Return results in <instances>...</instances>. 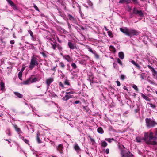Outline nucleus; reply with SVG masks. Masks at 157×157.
Wrapping results in <instances>:
<instances>
[{"mask_svg":"<svg viewBox=\"0 0 157 157\" xmlns=\"http://www.w3.org/2000/svg\"><path fill=\"white\" fill-rule=\"evenodd\" d=\"M12 7L14 10H17V8L16 5L11 0H9L7 2Z\"/></svg>","mask_w":157,"mask_h":157,"instance_id":"nucleus-11","label":"nucleus"},{"mask_svg":"<svg viewBox=\"0 0 157 157\" xmlns=\"http://www.w3.org/2000/svg\"><path fill=\"white\" fill-rule=\"evenodd\" d=\"M149 104L150 105L151 107L153 108H155V106L154 105H153L152 103H149Z\"/></svg>","mask_w":157,"mask_h":157,"instance_id":"nucleus-50","label":"nucleus"},{"mask_svg":"<svg viewBox=\"0 0 157 157\" xmlns=\"http://www.w3.org/2000/svg\"><path fill=\"white\" fill-rule=\"evenodd\" d=\"M105 140L108 141L109 143H111L112 140H114V139L112 138H106L105 139Z\"/></svg>","mask_w":157,"mask_h":157,"instance_id":"nucleus-32","label":"nucleus"},{"mask_svg":"<svg viewBox=\"0 0 157 157\" xmlns=\"http://www.w3.org/2000/svg\"><path fill=\"white\" fill-rule=\"evenodd\" d=\"M83 110L85 112H88L89 110V109L87 106H83Z\"/></svg>","mask_w":157,"mask_h":157,"instance_id":"nucleus-31","label":"nucleus"},{"mask_svg":"<svg viewBox=\"0 0 157 157\" xmlns=\"http://www.w3.org/2000/svg\"><path fill=\"white\" fill-rule=\"evenodd\" d=\"M155 134L156 135H157V128L155 130Z\"/></svg>","mask_w":157,"mask_h":157,"instance_id":"nucleus-64","label":"nucleus"},{"mask_svg":"<svg viewBox=\"0 0 157 157\" xmlns=\"http://www.w3.org/2000/svg\"><path fill=\"white\" fill-rule=\"evenodd\" d=\"M86 49L88 50V51L90 52H91L92 54H94L95 53V52L96 51L94 50H93L92 48L90 47L87 46L86 47Z\"/></svg>","mask_w":157,"mask_h":157,"instance_id":"nucleus-23","label":"nucleus"},{"mask_svg":"<svg viewBox=\"0 0 157 157\" xmlns=\"http://www.w3.org/2000/svg\"><path fill=\"white\" fill-rule=\"evenodd\" d=\"M123 89L126 90H128V88L125 86H124Z\"/></svg>","mask_w":157,"mask_h":157,"instance_id":"nucleus-62","label":"nucleus"},{"mask_svg":"<svg viewBox=\"0 0 157 157\" xmlns=\"http://www.w3.org/2000/svg\"><path fill=\"white\" fill-rule=\"evenodd\" d=\"M109 148H107L106 149L105 151V152L107 154H108L109 153Z\"/></svg>","mask_w":157,"mask_h":157,"instance_id":"nucleus-52","label":"nucleus"},{"mask_svg":"<svg viewBox=\"0 0 157 157\" xmlns=\"http://www.w3.org/2000/svg\"><path fill=\"white\" fill-rule=\"evenodd\" d=\"M38 58V56L35 55H33L31 57L29 67L30 70H32L35 66L38 65L39 63Z\"/></svg>","mask_w":157,"mask_h":157,"instance_id":"nucleus-4","label":"nucleus"},{"mask_svg":"<svg viewBox=\"0 0 157 157\" xmlns=\"http://www.w3.org/2000/svg\"><path fill=\"white\" fill-rule=\"evenodd\" d=\"M17 150H19L20 151H21V147H20L18 144H17Z\"/></svg>","mask_w":157,"mask_h":157,"instance_id":"nucleus-56","label":"nucleus"},{"mask_svg":"<svg viewBox=\"0 0 157 157\" xmlns=\"http://www.w3.org/2000/svg\"><path fill=\"white\" fill-rule=\"evenodd\" d=\"M146 125L147 128H150L154 127L156 123L152 120L147 118L145 119Z\"/></svg>","mask_w":157,"mask_h":157,"instance_id":"nucleus-6","label":"nucleus"},{"mask_svg":"<svg viewBox=\"0 0 157 157\" xmlns=\"http://www.w3.org/2000/svg\"><path fill=\"white\" fill-rule=\"evenodd\" d=\"M42 55H43V56L44 57H47V55H46V54L44 52H42Z\"/></svg>","mask_w":157,"mask_h":157,"instance_id":"nucleus-58","label":"nucleus"},{"mask_svg":"<svg viewBox=\"0 0 157 157\" xmlns=\"http://www.w3.org/2000/svg\"><path fill=\"white\" fill-rule=\"evenodd\" d=\"M34 76V75H32L31 77H30L31 78V82L32 83L35 82L36 81H38V79L36 77L33 78V77Z\"/></svg>","mask_w":157,"mask_h":157,"instance_id":"nucleus-16","label":"nucleus"},{"mask_svg":"<svg viewBox=\"0 0 157 157\" xmlns=\"http://www.w3.org/2000/svg\"><path fill=\"white\" fill-rule=\"evenodd\" d=\"M93 79H94V78H93V77H92V78L90 79V81L91 85V84L92 83L96 82L93 80Z\"/></svg>","mask_w":157,"mask_h":157,"instance_id":"nucleus-44","label":"nucleus"},{"mask_svg":"<svg viewBox=\"0 0 157 157\" xmlns=\"http://www.w3.org/2000/svg\"><path fill=\"white\" fill-rule=\"evenodd\" d=\"M71 66L74 69H75L77 67V66H76V64L74 63H72L71 64Z\"/></svg>","mask_w":157,"mask_h":157,"instance_id":"nucleus-39","label":"nucleus"},{"mask_svg":"<svg viewBox=\"0 0 157 157\" xmlns=\"http://www.w3.org/2000/svg\"><path fill=\"white\" fill-rule=\"evenodd\" d=\"M36 140H37V142L38 143H41V140H40V139L39 136L38 134H37V137Z\"/></svg>","mask_w":157,"mask_h":157,"instance_id":"nucleus-38","label":"nucleus"},{"mask_svg":"<svg viewBox=\"0 0 157 157\" xmlns=\"http://www.w3.org/2000/svg\"><path fill=\"white\" fill-rule=\"evenodd\" d=\"M110 50L113 52H115L116 50L114 47L113 46H110L109 47Z\"/></svg>","mask_w":157,"mask_h":157,"instance_id":"nucleus-33","label":"nucleus"},{"mask_svg":"<svg viewBox=\"0 0 157 157\" xmlns=\"http://www.w3.org/2000/svg\"><path fill=\"white\" fill-rule=\"evenodd\" d=\"M22 73L21 71H20L18 73V77L19 79L21 80H22Z\"/></svg>","mask_w":157,"mask_h":157,"instance_id":"nucleus-36","label":"nucleus"},{"mask_svg":"<svg viewBox=\"0 0 157 157\" xmlns=\"http://www.w3.org/2000/svg\"><path fill=\"white\" fill-rule=\"evenodd\" d=\"M129 2V0H120L119 1V3H128Z\"/></svg>","mask_w":157,"mask_h":157,"instance_id":"nucleus-27","label":"nucleus"},{"mask_svg":"<svg viewBox=\"0 0 157 157\" xmlns=\"http://www.w3.org/2000/svg\"><path fill=\"white\" fill-rule=\"evenodd\" d=\"M131 62L136 67H138V68H140V67L139 65V64L137 63H136L133 60H132L131 61Z\"/></svg>","mask_w":157,"mask_h":157,"instance_id":"nucleus-28","label":"nucleus"},{"mask_svg":"<svg viewBox=\"0 0 157 157\" xmlns=\"http://www.w3.org/2000/svg\"><path fill=\"white\" fill-rule=\"evenodd\" d=\"M154 78L157 79V71L155 70L152 71Z\"/></svg>","mask_w":157,"mask_h":157,"instance_id":"nucleus-26","label":"nucleus"},{"mask_svg":"<svg viewBox=\"0 0 157 157\" xmlns=\"http://www.w3.org/2000/svg\"><path fill=\"white\" fill-rule=\"evenodd\" d=\"M147 67L149 68V69H150L152 71H153L154 70H155L154 68L152 67L151 66H150L149 65H148Z\"/></svg>","mask_w":157,"mask_h":157,"instance_id":"nucleus-51","label":"nucleus"},{"mask_svg":"<svg viewBox=\"0 0 157 157\" xmlns=\"http://www.w3.org/2000/svg\"><path fill=\"white\" fill-rule=\"evenodd\" d=\"M14 94L18 98H22L23 97V96L22 94L18 92H14Z\"/></svg>","mask_w":157,"mask_h":157,"instance_id":"nucleus-22","label":"nucleus"},{"mask_svg":"<svg viewBox=\"0 0 157 157\" xmlns=\"http://www.w3.org/2000/svg\"><path fill=\"white\" fill-rule=\"evenodd\" d=\"M121 79L122 80H124L125 78V76L123 75H121L120 76Z\"/></svg>","mask_w":157,"mask_h":157,"instance_id":"nucleus-46","label":"nucleus"},{"mask_svg":"<svg viewBox=\"0 0 157 157\" xmlns=\"http://www.w3.org/2000/svg\"><path fill=\"white\" fill-rule=\"evenodd\" d=\"M93 54L94 55L95 57L97 59H98L99 58V55L97 53L96 51H95V53H94Z\"/></svg>","mask_w":157,"mask_h":157,"instance_id":"nucleus-37","label":"nucleus"},{"mask_svg":"<svg viewBox=\"0 0 157 157\" xmlns=\"http://www.w3.org/2000/svg\"><path fill=\"white\" fill-rule=\"evenodd\" d=\"M59 66L60 67L62 68L63 69L65 67V65L63 63V62H61L59 63Z\"/></svg>","mask_w":157,"mask_h":157,"instance_id":"nucleus-30","label":"nucleus"},{"mask_svg":"<svg viewBox=\"0 0 157 157\" xmlns=\"http://www.w3.org/2000/svg\"><path fill=\"white\" fill-rule=\"evenodd\" d=\"M140 78L142 79H144V76L143 75L141 74L140 75Z\"/></svg>","mask_w":157,"mask_h":157,"instance_id":"nucleus-61","label":"nucleus"},{"mask_svg":"<svg viewBox=\"0 0 157 157\" xmlns=\"http://www.w3.org/2000/svg\"><path fill=\"white\" fill-rule=\"evenodd\" d=\"M56 48H57L58 49L60 52L61 51H62L63 49V48L59 44H57L56 45Z\"/></svg>","mask_w":157,"mask_h":157,"instance_id":"nucleus-29","label":"nucleus"},{"mask_svg":"<svg viewBox=\"0 0 157 157\" xmlns=\"http://www.w3.org/2000/svg\"><path fill=\"white\" fill-rule=\"evenodd\" d=\"M118 56L121 59H123L124 58V55L122 52H120L119 53Z\"/></svg>","mask_w":157,"mask_h":157,"instance_id":"nucleus-24","label":"nucleus"},{"mask_svg":"<svg viewBox=\"0 0 157 157\" xmlns=\"http://www.w3.org/2000/svg\"><path fill=\"white\" fill-rule=\"evenodd\" d=\"M133 3L135 4H138V3L137 0H132Z\"/></svg>","mask_w":157,"mask_h":157,"instance_id":"nucleus-54","label":"nucleus"},{"mask_svg":"<svg viewBox=\"0 0 157 157\" xmlns=\"http://www.w3.org/2000/svg\"><path fill=\"white\" fill-rule=\"evenodd\" d=\"M107 33L108 34V36L110 37H113V35L112 34V33L110 31H108L107 32Z\"/></svg>","mask_w":157,"mask_h":157,"instance_id":"nucleus-35","label":"nucleus"},{"mask_svg":"<svg viewBox=\"0 0 157 157\" xmlns=\"http://www.w3.org/2000/svg\"><path fill=\"white\" fill-rule=\"evenodd\" d=\"M54 81L53 78H50L47 79L46 80V83L48 86L49 87L51 83Z\"/></svg>","mask_w":157,"mask_h":157,"instance_id":"nucleus-12","label":"nucleus"},{"mask_svg":"<svg viewBox=\"0 0 157 157\" xmlns=\"http://www.w3.org/2000/svg\"><path fill=\"white\" fill-rule=\"evenodd\" d=\"M120 30L126 35L130 37L132 36L137 35L138 33L137 31L132 29H129L127 27L124 28H120Z\"/></svg>","mask_w":157,"mask_h":157,"instance_id":"nucleus-2","label":"nucleus"},{"mask_svg":"<svg viewBox=\"0 0 157 157\" xmlns=\"http://www.w3.org/2000/svg\"><path fill=\"white\" fill-rule=\"evenodd\" d=\"M68 45L71 49L73 50L75 48H76V47L75 44L72 43L70 40L68 42Z\"/></svg>","mask_w":157,"mask_h":157,"instance_id":"nucleus-10","label":"nucleus"},{"mask_svg":"<svg viewBox=\"0 0 157 157\" xmlns=\"http://www.w3.org/2000/svg\"><path fill=\"white\" fill-rule=\"evenodd\" d=\"M1 90L2 92H4L5 91V84L2 82L0 83Z\"/></svg>","mask_w":157,"mask_h":157,"instance_id":"nucleus-18","label":"nucleus"},{"mask_svg":"<svg viewBox=\"0 0 157 157\" xmlns=\"http://www.w3.org/2000/svg\"><path fill=\"white\" fill-rule=\"evenodd\" d=\"M31 78H28L26 81H24L23 84H25V85H28V84H29L30 83H31L32 82H31Z\"/></svg>","mask_w":157,"mask_h":157,"instance_id":"nucleus-17","label":"nucleus"},{"mask_svg":"<svg viewBox=\"0 0 157 157\" xmlns=\"http://www.w3.org/2000/svg\"><path fill=\"white\" fill-rule=\"evenodd\" d=\"M10 44H14V40H11L10 41Z\"/></svg>","mask_w":157,"mask_h":157,"instance_id":"nucleus-59","label":"nucleus"},{"mask_svg":"<svg viewBox=\"0 0 157 157\" xmlns=\"http://www.w3.org/2000/svg\"><path fill=\"white\" fill-rule=\"evenodd\" d=\"M6 132L8 136H11V134L9 129H8L6 130Z\"/></svg>","mask_w":157,"mask_h":157,"instance_id":"nucleus-42","label":"nucleus"},{"mask_svg":"<svg viewBox=\"0 0 157 157\" xmlns=\"http://www.w3.org/2000/svg\"><path fill=\"white\" fill-rule=\"evenodd\" d=\"M136 94L135 93H133V96H134V97H135L136 96Z\"/></svg>","mask_w":157,"mask_h":157,"instance_id":"nucleus-63","label":"nucleus"},{"mask_svg":"<svg viewBox=\"0 0 157 157\" xmlns=\"http://www.w3.org/2000/svg\"><path fill=\"white\" fill-rule=\"evenodd\" d=\"M34 7L35 9V10L38 11H39V10L37 7V6L35 4H34Z\"/></svg>","mask_w":157,"mask_h":157,"instance_id":"nucleus-53","label":"nucleus"},{"mask_svg":"<svg viewBox=\"0 0 157 157\" xmlns=\"http://www.w3.org/2000/svg\"><path fill=\"white\" fill-rule=\"evenodd\" d=\"M63 57L64 59L68 62H70L72 60V58L68 55H64Z\"/></svg>","mask_w":157,"mask_h":157,"instance_id":"nucleus-14","label":"nucleus"},{"mask_svg":"<svg viewBox=\"0 0 157 157\" xmlns=\"http://www.w3.org/2000/svg\"><path fill=\"white\" fill-rule=\"evenodd\" d=\"M101 145L102 147L105 148L107 146V143L105 141H101Z\"/></svg>","mask_w":157,"mask_h":157,"instance_id":"nucleus-20","label":"nucleus"},{"mask_svg":"<svg viewBox=\"0 0 157 157\" xmlns=\"http://www.w3.org/2000/svg\"><path fill=\"white\" fill-rule=\"evenodd\" d=\"M133 13L137 15L140 17H142L143 16V14L141 10H139L136 8H134L133 10Z\"/></svg>","mask_w":157,"mask_h":157,"instance_id":"nucleus-8","label":"nucleus"},{"mask_svg":"<svg viewBox=\"0 0 157 157\" xmlns=\"http://www.w3.org/2000/svg\"><path fill=\"white\" fill-rule=\"evenodd\" d=\"M80 101H79L77 100L75 101V104H78L80 103Z\"/></svg>","mask_w":157,"mask_h":157,"instance_id":"nucleus-60","label":"nucleus"},{"mask_svg":"<svg viewBox=\"0 0 157 157\" xmlns=\"http://www.w3.org/2000/svg\"><path fill=\"white\" fill-rule=\"evenodd\" d=\"M74 148L78 154L79 152L81 151V150L77 144H75L74 145Z\"/></svg>","mask_w":157,"mask_h":157,"instance_id":"nucleus-13","label":"nucleus"},{"mask_svg":"<svg viewBox=\"0 0 157 157\" xmlns=\"http://www.w3.org/2000/svg\"><path fill=\"white\" fill-rule=\"evenodd\" d=\"M157 138L155 136H153V133L152 132L145 133L144 138L140 137H137L136 138L137 142H142L145 141L146 143L148 144L152 145H155L157 144L156 139Z\"/></svg>","mask_w":157,"mask_h":157,"instance_id":"nucleus-1","label":"nucleus"},{"mask_svg":"<svg viewBox=\"0 0 157 157\" xmlns=\"http://www.w3.org/2000/svg\"><path fill=\"white\" fill-rule=\"evenodd\" d=\"M68 17H69V19L70 20H74V18L70 14H68Z\"/></svg>","mask_w":157,"mask_h":157,"instance_id":"nucleus-43","label":"nucleus"},{"mask_svg":"<svg viewBox=\"0 0 157 157\" xmlns=\"http://www.w3.org/2000/svg\"><path fill=\"white\" fill-rule=\"evenodd\" d=\"M63 148V146L62 144H60L57 147V150L60 153H62V151Z\"/></svg>","mask_w":157,"mask_h":157,"instance_id":"nucleus-15","label":"nucleus"},{"mask_svg":"<svg viewBox=\"0 0 157 157\" xmlns=\"http://www.w3.org/2000/svg\"><path fill=\"white\" fill-rule=\"evenodd\" d=\"M64 83L65 84L67 85H70L69 82L68 80H65L64 82Z\"/></svg>","mask_w":157,"mask_h":157,"instance_id":"nucleus-48","label":"nucleus"},{"mask_svg":"<svg viewBox=\"0 0 157 157\" xmlns=\"http://www.w3.org/2000/svg\"><path fill=\"white\" fill-rule=\"evenodd\" d=\"M89 137L90 138V140L92 143V144L94 145L95 143V140L94 139L92 138L90 136H89Z\"/></svg>","mask_w":157,"mask_h":157,"instance_id":"nucleus-34","label":"nucleus"},{"mask_svg":"<svg viewBox=\"0 0 157 157\" xmlns=\"http://www.w3.org/2000/svg\"><path fill=\"white\" fill-rule=\"evenodd\" d=\"M59 86L61 87L62 88H64V86L63 84L61 82H60L59 84Z\"/></svg>","mask_w":157,"mask_h":157,"instance_id":"nucleus-49","label":"nucleus"},{"mask_svg":"<svg viewBox=\"0 0 157 157\" xmlns=\"http://www.w3.org/2000/svg\"><path fill=\"white\" fill-rule=\"evenodd\" d=\"M118 147L121 150V157H132L133 156V155L129 151L125 149V147L123 145H119Z\"/></svg>","mask_w":157,"mask_h":157,"instance_id":"nucleus-3","label":"nucleus"},{"mask_svg":"<svg viewBox=\"0 0 157 157\" xmlns=\"http://www.w3.org/2000/svg\"><path fill=\"white\" fill-rule=\"evenodd\" d=\"M75 93L74 89L70 88L66 90V95L62 98L64 101H67L69 99L72 98L71 94H73Z\"/></svg>","mask_w":157,"mask_h":157,"instance_id":"nucleus-5","label":"nucleus"},{"mask_svg":"<svg viewBox=\"0 0 157 157\" xmlns=\"http://www.w3.org/2000/svg\"><path fill=\"white\" fill-rule=\"evenodd\" d=\"M148 81L149 82H150V83H151V84H154L155 83L153 81H151L150 80H148Z\"/></svg>","mask_w":157,"mask_h":157,"instance_id":"nucleus-57","label":"nucleus"},{"mask_svg":"<svg viewBox=\"0 0 157 157\" xmlns=\"http://www.w3.org/2000/svg\"><path fill=\"white\" fill-rule=\"evenodd\" d=\"M117 62L121 65H122V61L120 59H119V58H117Z\"/></svg>","mask_w":157,"mask_h":157,"instance_id":"nucleus-45","label":"nucleus"},{"mask_svg":"<svg viewBox=\"0 0 157 157\" xmlns=\"http://www.w3.org/2000/svg\"><path fill=\"white\" fill-rule=\"evenodd\" d=\"M23 140L24 141V142H25L26 143L28 144L29 145V141L28 140H27L26 139H23Z\"/></svg>","mask_w":157,"mask_h":157,"instance_id":"nucleus-47","label":"nucleus"},{"mask_svg":"<svg viewBox=\"0 0 157 157\" xmlns=\"http://www.w3.org/2000/svg\"><path fill=\"white\" fill-rule=\"evenodd\" d=\"M87 2L89 6H92L93 5V4L89 0H87Z\"/></svg>","mask_w":157,"mask_h":157,"instance_id":"nucleus-41","label":"nucleus"},{"mask_svg":"<svg viewBox=\"0 0 157 157\" xmlns=\"http://www.w3.org/2000/svg\"><path fill=\"white\" fill-rule=\"evenodd\" d=\"M132 87L137 91H138V89L136 85L135 84L133 85L132 86Z\"/></svg>","mask_w":157,"mask_h":157,"instance_id":"nucleus-40","label":"nucleus"},{"mask_svg":"<svg viewBox=\"0 0 157 157\" xmlns=\"http://www.w3.org/2000/svg\"><path fill=\"white\" fill-rule=\"evenodd\" d=\"M29 33L30 34L31 37V40L33 41L38 40V39L36 38V36L33 35V33L30 30H29L28 31Z\"/></svg>","mask_w":157,"mask_h":157,"instance_id":"nucleus-9","label":"nucleus"},{"mask_svg":"<svg viewBox=\"0 0 157 157\" xmlns=\"http://www.w3.org/2000/svg\"><path fill=\"white\" fill-rule=\"evenodd\" d=\"M98 132L100 134H102L104 133V131L101 127H100L97 129Z\"/></svg>","mask_w":157,"mask_h":157,"instance_id":"nucleus-25","label":"nucleus"},{"mask_svg":"<svg viewBox=\"0 0 157 157\" xmlns=\"http://www.w3.org/2000/svg\"><path fill=\"white\" fill-rule=\"evenodd\" d=\"M47 44L48 46H49L54 50H56V44L54 40H52L51 38H49L48 39Z\"/></svg>","mask_w":157,"mask_h":157,"instance_id":"nucleus-7","label":"nucleus"},{"mask_svg":"<svg viewBox=\"0 0 157 157\" xmlns=\"http://www.w3.org/2000/svg\"><path fill=\"white\" fill-rule=\"evenodd\" d=\"M141 97L144 99L145 100L150 101V98L148 97L147 96H146L143 93H141Z\"/></svg>","mask_w":157,"mask_h":157,"instance_id":"nucleus-21","label":"nucleus"},{"mask_svg":"<svg viewBox=\"0 0 157 157\" xmlns=\"http://www.w3.org/2000/svg\"><path fill=\"white\" fill-rule=\"evenodd\" d=\"M116 83L117 84V86H120L121 85L120 82L119 81H116Z\"/></svg>","mask_w":157,"mask_h":157,"instance_id":"nucleus-55","label":"nucleus"},{"mask_svg":"<svg viewBox=\"0 0 157 157\" xmlns=\"http://www.w3.org/2000/svg\"><path fill=\"white\" fill-rule=\"evenodd\" d=\"M13 126L16 131L17 132L18 134L22 132L21 131V130L20 128H18L17 125H13Z\"/></svg>","mask_w":157,"mask_h":157,"instance_id":"nucleus-19","label":"nucleus"}]
</instances>
